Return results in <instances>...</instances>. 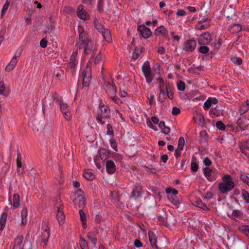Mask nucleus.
<instances>
[{"mask_svg": "<svg viewBox=\"0 0 249 249\" xmlns=\"http://www.w3.org/2000/svg\"><path fill=\"white\" fill-rule=\"evenodd\" d=\"M241 179L249 186V177L247 174H242L240 176Z\"/></svg>", "mask_w": 249, "mask_h": 249, "instance_id": "48", "label": "nucleus"}, {"mask_svg": "<svg viewBox=\"0 0 249 249\" xmlns=\"http://www.w3.org/2000/svg\"><path fill=\"white\" fill-rule=\"evenodd\" d=\"M196 205L201 208L203 211H207L209 210V208L206 206V205L202 202V201L199 199L196 201Z\"/></svg>", "mask_w": 249, "mask_h": 249, "instance_id": "39", "label": "nucleus"}, {"mask_svg": "<svg viewBox=\"0 0 249 249\" xmlns=\"http://www.w3.org/2000/svg\"><path fill=\"white\" fill-rule=\"evenodd\" d=\"M7 219V214L2 213L0 216V230L2 231L5 227Z\"/></svg>", "mask_w": 249, "mask_h": 249, "instance_id": "28", "label": "nucleus"}, {"mask_svg": "<svg viewBox=\"0 0 249 249\" xmlns=\"http://www.w3.org/2000/svg\"><path fill=\"white\" fill-rule=\"evenodd\" d=\"M138 30L142 37L145 38H148L151 35L152 32L150 29L144 25H140L138 27Z\"/></svg>", "mask_w": 249, "mask_h": 249, "instance_id": "11", "label": "nucleus"}, {"mask_svg": "<svg viewBox=\"0 0 249 249\" xmlns=\"http://www.w3.org/2000/svg\"><path fill=\"white\" fill-rule=\"evenodd\" d=\"M62 114H63V116L65 119L67 120H71L72 117V114L70 109L68 111H66V112H64V113Z\"/></svg>", "mask_w": 249, "mask_h": 249, "instance_id": "50", "label": "nucleus"}, {"mask_svg": "<svg viewBox=\"0 0 249 249\" xmlns=\"http://www.w3.org/2000/svg\"><path fill=\"white\" fill-rule=\"evenodd\" d=\"M17 167H23V164L22 161L21 155L19 153H18L17 159Z\"/></svg>", "mask_w": 249, "mask_h": 249, "instance_id": "45", "label": "nucleus"}, {"mask_svg": "<svg viewBox=\"0 0 249 249\" xmlns=\"http://www.w3.org/2000/svg\"><path fill=\"white\" fill-rule=\"evenodd\" d=\"M242 215L243 213L242 212L238 210H233L232 213V216L236 220H237L238 219L240 218L242 216Z\"/></svg>", "mask_w": 249, "mask_h": 249, "instance_id": "37", "label": "nucleus"}, {"mask_svg": "<svg viewBox=\"0 0 249 249\" xmlns=\"http://www.w3.org/2000/svg\"><path fill=\"white\" fill-rule=\"evenodd\" d=\"M106 90L108 97L112 95H115L117 91V89L115 85L113 83L107 82L105 84Z\"/></svg>", "mask_w": 249, "mask_h": 249, "instance_id": "10", "label": "nucleus"}, {"mask_svg": "<svg viewBox=\"0 0 249 249\" xmlns=\"http://www.w3.org/2000/svg\"><path fill=\"white\" fill-rule=\"evenodd\" d=\"M218 101L217 99L213 97H209L204 102L203 108L205 110L209 109L213 105H217Z\"/></svg>", "mask_w": 249, "mask_h": 249, "instance_id": "13", "label": "nucleus"}, {"mask_svg": "<svg viewBox=\"0 0 249 249\" xmlns=\"http://www.w3.org/2000/svg\"><path fill=\"white\" fill-rule=\"evenodd\" d=\"M108 98L109 100L112 101L118 105H120L122 103V102L117 96H116V94L115 95L110 96Z\"/></svg>", "mask_w": 249, "mask_h": 249, "instance_id": "44", "label": "nucleus"}, {"mask_svg": "<svg viewBox=\"0 0 249 249\" xmlns=\"http://www.w3.org/2000/svg\"><path fill=\"white\" fill-rule=\"evenodd\" d=\"M106 169L108 174H112L116 170V165L112 160H108L106 162Z\"/></svg>", "mask_w": 249, "mask_h": 249, "instance_id": "17", "label": "nucleus"}, {"mask_svg": "<svg viewBox=\"0 0 249 249\" xmlns=\"http://www.w3.org/2000/svg\"><path fill=\"white\" fill-rule=\"evenodd\" d=\"M155 33L157 36L161 35L165 37L168 36V31L163 26L158 27L156 29Z\"/></svg>", "mask_w": 249, "mask_h": 249, "instance_id": "19", "label": "nucleus"}, {"mask_svg": "<svg viewBox=\"0 0 249 249\" xmlns=\"http://www.w3.org/2000/svg\"><path fill=\"white\" fill-rule=\"evenodd\" d=\"M208 19H205L204 21L201 20L196 25V28L200 30L206 29L209 26V22Z\"/></svg>", "mask_w": 249, "mask_h": 249, "instance_id": "26", "label": "nucleus"}, {"mask_svg": "<svg viewBox=\"0 0 249 249\" xmlns=\"http://www.w3.org/2000/svg\"><path fill=\"white\" fill-rule=\"evenodd\" d=\"M142 71L145 77L147 82L148 83L151 82L153 80V78L151 74V69L150 63L149 61H146L143 63L142 67Z\"/></svg>", "mask_w": 249, "mask_h": 249, "instance_id": "5", "label": "nucleus"}, {"mask_svg": "<svg viewBox=\"0 0 249 249\" xmlns=\"http://www.w3.org/2000/svg\"><path fill=\"white\" fill-rule=\"evenodd\" d=\"M50 236V231L48 225L45 223L42 226V231L41 234V242L43 247L47 245L48 240Z\"/></svg>", "mask_w": 249, "mask_h": 249, "instance_id": "6", "label": "nucleus"}, {"mask_svg": "<svg viewBox=\"0 0 249 249\" xmlns=\"http://www.w3.org/2000/svg\"><path fill=\"white\" fill-rule=\"evenodd\" d=\"M149 238L151 245L153 248L155 249H160L157 245V239L153 233H149Z\"/></svg>", "mask_w": 249, "mask_h": 249, "instance_id": "21", "label": "nucleus"}, {"mask_svg": "<svg viewBox=\"0 0 249 249\" xmlns=\"http://www.w3.org/2000/svg\"><path fill=\"white\" fill-rule=\"evenodd\" d=\"M178 89L180 91H184L185 89V85L182 81H179L178 83Z\"/></svg>", "mask_w": 249, "mask_h": 249, "instance_id": "55", "label": "nucleus"}, {"mask_svg": "<svg viewBox=\"0 0 249 249\" xmlns=\"http://www.w3.org/2000/svg\"><path fill=\"white\" fill-rule=\"evenodd\" d=\"M74 204L76 208L82 209L85 206V199L84 197H75Z\"/></svg>", "mask_w": 249, "mask_h": 249, "instance_id": "14", "label": "nucleus"}, {"mask_svg": "<svg viewBox=\"0 0 249 249\" xmlns=\"http://www.w3.org/2000/svg\"><path fill=\"white\" fill-rule=\"evenodd\" d=\"M249 110V101H247L246 103L242 105L239 110V112L241 115L244 114Z\"/></svg>", "mask_w": 249, "mask_h": 249, "instance_id": "29", "label": "nucleus"}, {"mask_svg": "<svg viewBox=\"0 0 249 249\" xmlns=\"http://www.w3.org/2000/svg\"><path fill=\"white\" fill-rule=\"evenodd\" d=\"M77 63V53L75 52L72 53L71 57L70 62L68 65V69L71 70V72H74Z\"/></svg>", "mask_w": 249, "mask_h": 249, "instance_id": "8", "label": "nucleus"}, {"mask_svg": "<svg viewBox=\"0 0 249 249\" xmlns=\"http://www.w3.org/2000/svg\"><path fill=\"white\" fill-rule=\"evenodd\" d=\"M79 36L81 42L84 41V40H87L89 39L88 38V35L87 33L82 27H79Z\"/></svg>", "mask_w": 249, "mask_h": 249, "instance_id": "20", "label": "nucleus"}, {"mask_svg": "<svg viewBox=\"0 0 249 249\" xmlns=\"http://www.w3.org/2000/svg\"><path fill=\"white\" fill-rule=\"evenodd\" d=\"M109 107L105 105L100 106V111L98 112L97 116V121L98 123L101 125L105 124L104 120L108 118L110 116Z\"/></svg>", "mask_w": 249, "mask_h": 249, "instance_id": "3", "label": "nucleus"}, {"mask_svg": "<svg viewBox=\"0 0 249 249\" xmlns=\"http://www.w3.org/2000/svg\"><path fill=\"white\" fill-rule=\"evenodd\" d=\"M159 127L162 130V132L165 134H168L170 131V128L166 126L164 122H160L159 124Z\"/></svg>", "mask_w": 249, "mask_h": 249, "instance_id": "32", "label": "nucleus"}, {"mask_svg": "<svg viewBox=\"0 0 249 249\" xmlns=\"http://www.w3.org/2000/svg\"><path fill=\"white\" fill-rule=\"evenodd\" d=\"M102 35L104 37V39L108 42H110L112 40L111 35L110 31L106 29L102 33Z\"/></svg>", "mask_w": 249, "mask_h": 249, "instance_id": "27", "label": "nucleus"}, {"mask_svg": "<svg viewBox=\"0 0 249 249\" xmlns=\"http://www.w3.org/2000/svg\"><path fill=\"white\" fill-rule=\"evenodd\" d=\"M141 195V192L139 191H133L132 193V195L130 196V198L131 199H136L138 197H139Z\"/></svg>", "mask_w": 249, "mask_h": 249, "instance_id": "54", "label": "nucleus"}, {"mask_svg": "<svg viewBox=\"0 0 249 249\" xmlns=\"http://www.w3.org/2000/svg\"><path fill=\"white\" fill-rule=\"evenodd\" d=\"M142 52V49L139 47H136L132 54V58L134 59H136L139 58L140 57V55Z\"/></svg>", "mask_w": 249, "mask_h": 249, "instance_id": "35", "label": "nucleus"}, {"mask_svg": "<svg viewBox=\"0 0 249 249\" xmlns=\"http://www.w3.org/2000/svg\"><path fill=\"white\" fill-rule=\"evenodd\" d=\"M94 24L95 28L101 33L103 32L106 29L101 24L100 20L97 18H95L94 20Z\"/></svg>", "mask_w": 249, "mask_h": 249, "instance_id": "30", "label": "nucleus"}, {"mask_svg": "<svg viewBox=\"0 0 249 249\" xmlns=\"http://www.w3.org/2000/svg\"><path fill=\"white\" fill-rule=\"evenodd\" d=\"M231 60L233 63L237 65H240L242 62V59L240 57L236 56H232L231 57Z\"/></svg>", "mask_w": 249, "mask_h": 249, "instance_id": "40", "label": "nucleus"}, {"mask_svg": "<svg viewBox=\"0 0 249 249\" xmlns=\"http://www.w3.org/2000/svg\"><path fill=\"white\" fill-rule=\"evenodd\" d=\"M23 237H17L14 241L13 249H23Z\"/></svg>", "mask_w": 249, "mask_h": 249, "instance_id": "16", "label": "nucleus"}, {"mask_svg": "<svg viewBox=\"0 0 249 249\" xmlns=\"http://www.w3.org/2000/svg\"><path fill=\"white\" fill-rule=\"evenodd\" d=\"M216 125L217 128L219 130H224L225 129V124L220 121L217 122Z\"/></svg>", "mask_w": 249, "mask_h": 249, "instance_id": "57", "label": "nucleus"}, {"mask_svg": "<svg viewBox=\"0 0 249 249\" xmlns=\"http://www.w3.org/2000/svg\"><path fill=\"white\" fill-rule=\"evenodd\" d=\"M80 48L84 49V54L87 55L93 53L95 49V45L94 44L90 39L84 40L81 42Z\"/></svg>", "mask_w": 249, "mask_h": 249, "instance_id": "4", "label": "nucleus"}, {"mask_svg": "<svg viewBox=\"0 0 249 249\" xmlns=\"http://www.w3.org/2000/svg\"><path fill=\"white\" fill-rule=\"evenodd\" d=\"M191 168L192 171L193 172L197 171L198 168V164L192 161L191 165Z\"/></svg>", "mask_w": 249, "mask_h": 249, "instance_id": "61", "label": "nucleus"}, {"mask_svg": "<svg viewBox=\"0 0 249 249\" xmlns=\"http://www.w3.org/2000/svg\"><path fill=\"white\" fill-rule=\"evenodd\" d=\"M234 183L231 176L225 175L222 178V181L218 185V189L222 194H227L234 187Z\"/></svg>", "mask_w": 249, "mask_h": 249, "instance_id": "1", "label": "nucleus"}, {"mask_svg": "<svg viewBox=\"0 0 249 249\" xmlns=\"http://www.w3.org/2000/svg\"><path fill=\"white\" fill-rule=\"evenodd\" d=\"M209 51V48L206 46H202L199 48V52L202 53H207Z\"/></svg>", "mask_w": 249, "mask_h": 249, "instance_id": "53", "label": "nucleus"}, {"mask_svg": "<svg viewBox=\"0 0 249 249\" xmlns=\"http://www.w3.org/2000/svg\"><path fill=\"white\" fill-rule=\"evenodd\" d=\"M242 195L244 199L248 203H249V194L248 192L244 190L242 191Z\"/></svg>", "mask_w": 249, "mask_h": 249, "instance_id": "51", "label": "nucleus"}, {"mask_svg": "<svg viewBox=\"0 0 249 249\" xmlns=\"http://www.w3.org/2000/svg\"><path fill=\"white\" fill-rule=\"evenodd\" d=\"M107 135H113V131L112 129V127L111 124H108L107 125Z\"/></svg>", "mask_w": 249, "mask_h": 249, "instance_id": "62", "label": "nucleus"}, {"mask_svg": "<svg viewBox=\"0 0 249 249\" xmlns=\"http://www.w3.org/2000/svg\"><path fill=\"white\" fill-rule=\"evenodd\" d=\"M120 196L119 194L116 191L112 192L110 193V199L113 203H116L120 199Z\"/></svg>", "mask_w": 249, "mask_h": 249, "instance_id": "31", "label": "nucleus"}, {"mask_svg": "<svg viewBox=\"0 0 249 249\" xmlns=\"http://www.w3.org/2000/svg\"><path fill=\"white\" fill-rule=\"evenodd\" d=\"M166 93L168 97L170 99H172L174 98V94L173 92L172 91L171 88L170 87L169 84H166Z\"/></svg>", "mask_w": 249, "mask_h": 249, "instance_id": "38", "label": "nucleus"}, {"mask_svg": "<svg viewBox=\"0 0 249 249\" xmlns=\"http://www.w3.org/2000/svg\"><path fill=\"white\" fill-rule=\"evenodd\" d=\"M203 162L206 166H210L212 163V161L207 157L203 159Z\"/></svg>", "mask_w": 249, "mask_h": 249, "instance_id": "64", "label": "nucleus"}, {"mask_svg": "<svg viewBox=\"0 0 249 249\" xmlns=\"http://www.w3.org/2000/svg\"><path fill=\"white\" fill-rule=\"evenodd\" d=\"M77 16L82 20H87L89 18V14L84 9V6L80 5L77 8Z\"/></svg>", "mask_w": 249, "mask_h": 249, "instance_id": "12", "label": "nucleus"}, {"mask_svg": "<svg viewBox=\"0 0 249 249\" xmlns=\"http://www.w3.org/2000/svg\"><path fill=\"white\" fill-rule=\"evenodd\" d=\"M10 4V1L9 0H7L5 2V4L3 5L2 9L1 11V16H3L5 14L7 11Z\"/></svg>", "mask_w": 249, "mask_h": 249, "instance_id": "46", "label": "nucleus"}, {"mask_svg": "<svg viewBox=\"0 0 249 249\" xmlns=\"http://www.w3.org/2000/svg\"><path fill=\"white\" fill-rule=\"evenodd\" d=\"M83 177L87 180H91L94 178L95 176L90 170L87 169L84 172Z\"/></svg>", "mask_w": 249, "mask_h": 249, "instance_id": "23", "label": "nucleus"}, {"mask_svg": "<svg viewBox=\"0 0 249 249\" xmlns=\"http://www.w3.org/2000/svg\"><path fill=\"white\" fill-rule=\"evenodd\" d=\"M196 46V41L193 39H190L184 42L183 50L187 52H192Z\"/></svg>", "mask_w": 249, "mask_h": 249, "instance_id": "9", "label": "nucleus"}, {"mask_svg": "<svg viewBox=\"0 0 249 249\" xmlns=\"http://www.w3.org/2000/svg\"><path fill=\"white\" fill-rule=\"evenodd\" d=\"M19 195L15 194L13 196V209H15L19 206Z\"/></svg>", "mask_w": 249, "mask_h": 249, "instance_id": "33", "label": "nucleus"}, {"mask_svg": "<svg viewBox=\"0 0 249 249\" xmlns=\"http://www.w3.org/2000/svg\"><path fill=\"white\" fill-rule=\"evenodd\" d=\"M168 197L169 199H172L171 201L174 205L177 206L179 204V200L176 197H173L172 196H169Z\"/></svg>", "mask_w": 249, "mask_h": 249, "instance_id": "59", "label": "nucleus"}, {"mask_svg": "<svg viewBox=\"0 0 249 249\" xmlns=\"http://www.w3.org/2000/svg\"><path fill=\"white\" fill-rule=\"evenodd\" d=\"M19 56H17L16 54L12 57L10 62L8 64L5 68V71H10L13 70L18 62L17 58Z\"/></svg>", "mask_w": 249, "mask_h": 249, "instance_id": "15", "label": "nucleus"}, {"mask_svg": "<svg viewBox=\"0 0 249 249\" xmlns=\"http://www.w3.org/2000/svg\"><path fill=\"white\" fill-rule=\"evenodd\" d=\"M27 210L26 208L23 209L21 212V223L23 225L26 224L27 222Z\"/></svg>", "mask_w": 249, "mask_h": 249, "instance_id": "34", "label": "nucleus"}, {"mask_svg": "<svg viewBox=\"0 0 249 249\" xmlns=\"http://www.w3.org/2000/svg\"><path fill=\"white\" fill-rule=\"evenodd\" d=\"M57 221L60 225H63L65 222V215L63 210L60 207L57 208V213L56 214Z\"/></svg>", "mask_w": 249, "mask_h": 249, "instance_id": "18", "label": "nucleus"}, {"mask_svg": "<svg viewBox=\"0 0 249 249\" xmlns=\"http://www.w3.org/2000/svg\"><path fill=\"white\" fill-rule=\"evenodd\" d=\"M79 213L80 216V219L82 223V227L84 229L87 227V219L85 213L82 209H79Z\"/></svg>", "mask_w": 249, "mask_h": 249, "instance_id": "22", "label": "nucleus"}, {"mask_svg": "<svg viewBox=\"0 0 249 249\" xmlns=\"http://www.w3.org/2000/svg\"><path fill=\"white\" fill-rule=\"evenodd\" d=\"M91 58L87 64L86 68L82 71L80 78L82 79L83 85L88 87L91 80Z\"/></svg>", "mask_w": 249, "mask_h": 249, "instance_id": "2", "label": "nucleus"}, {"mask_svg": "<svg viewBox=\"0 0 249 249\" xmlns=\"http://www.w3.org/2000/svg\"><path fill=\"white\" fill-rule=\"evenodd\" d=\"M210 114L212 115H213L216 116H220L223 115L222 110L219 108L218 106H216L215 107H212L210 111Z\"/></svg>", "mask_w": 249, "mask_h": 249, "instance_id": "24", "label": "nucleus"}, {"mask_svg": "<svg viewBox=\"0 0 249 249\" xmlns=\"http://www.w3.org/2000/svg\"><path fill=\"white\" fill-rule=\"evenodd\" d=\"M84 192L80 189H78L75 193V197H84Z\"/></svg>", "mask_w": 249, "mask_h": 249, "instance_id": "58", "label": "nucleus"}, {"mask_svg": "<svg viewBox=\"0 0 249 249\" xmlns=\"http://www.w3.org/2000/svg\"><path fill=\"white\" fill-rule=\"evenodd\" d=\"M6 90L5 84L3 81L0 82V95H4Z\"/></svg>", "mask_w": 249, "mask_h": 249, "instance_id": "56", "label": "nucleus"}, {"mask_svg": "<svg viewBox=\"0 0 249 249\" xmlns=\"http://www.w3.org/2000/svg\"><path fill=\"white\" fill-rule=\"evenodd\" d=\"M87 238L90 240V241L94 244L95 245V244L97 242V239L95 237L92 236L90 233H89L87 234Z\"/></svg>", "mask_w": 249, "mask_h": 249, "instance_id": "60", "label": "nucleus"}, {"mask_svg": "<svg viewBox=\"0 0 249 249\" xmlns=\"http://www.w3.org/2000/svg\"><path fill=\"white\" fill-rule=\"evenodd\" d=\"M185 144L184 139L183 137H180L178 140L177 149L182 151Z\"/></svg>", "mask_w": 249, "mask_h": 249, "instance_id": "42", "label": "nucleus"}, {"mask_svg": "<svg viewBox=\"0 0 249 249\" xmlns=\"http://www.w3.org/2000/svg\"><path fill=\"white\" fill-rule=\"evenodd\" d=\"M237 124L238 126L242 130H246L248 129L249 124H246L244 121L242 120L239 119L237 121Z\"/></svg>", "mask_w": 249, "mask_h": 249, "instance_id": "36", "label": "nucleus"}, {"mask_svg": "<svg viewBox=\"0 0 249 249\" xmlns=\"http://www.w3.org/2000/svg\"><path fill=\"white\" fill-rule=\"evenodd\" d=\"M60 109L62 113H63L64 112H66V111H68L70 109L68 105L63 102H61L60 103Z\"/></svg>", "mask_w": 249, "mask_h": 249, "instance_id": "41", "label": "nucleus"}, {"mask_svg": "<svg viewBox=\"0 0 249 249\" xmlns=\"http://www.w3.org/2000/svg\"><path fill=\"white\" fill-rule=\"evenodd\" d=\"M99 155L102 160H105L109 157L110 152L107 149H102L99 151Z\"/></svg>", "mask_w": 249, "mask_h": 249, "instance_id": "25", "label": "nucleus"}, {"mask_svg": "<svg viewBox=\"0 0 249 249\" xmlns=\"http://www.w3.org/2000/svg\"><path fill=\"white\" fill-rule=\"evenodd\" d=\"M80 245L81 249H89L88 243L84 239H81Z\"/></svg>", "mask_w": 249, "mask_h": 249, "instance_id": "49", "label": "nucleus"}, {"mask_svg": "<svg viewBox=\"0 0 249 249\" xmlns=\"http://www.w3.org/2000/svg\"><path fill=\"white\" fill-rule=\"evenodd\" d=\"M180 112V110L178 107H175L173 108L172 109V114L174 115H177Z\"/></svg>", "mask_w": 249, "mask_h": 249, "instance_id": "63", "label": "nucleus"}, {"mask_svg": "<svg viewBox=\"0 0 249 249\" xmlns=\"http://www.w3.org/2000/svg\"><path fill=\"white\" fill-rule=\"evenodd\" d=\"M212 40V36L208 32H205L201 34L198 38V42L199 45H207Z\"/></svg>", "mask_w": 249, "mask_h": 249, "instance_id": "7", "label": "nucleus"}, {"mask_svg": "<svg viewBox=\"0 0 249 249\" xmlns=\"http://www.w3.org/2000/svg\"><path fill=\"white\" fill-rule=\"evenodd\" d=\"M166 193L167 194L171 193L172 195H176L178 193V190L172 188H167L165 190Z\"/></svg>", "mask_w": 249, "mask_h": 249, "instance_id": "52", "label": "nucleus"}, {"mask_svg": "<svg viewBox=\"0 0 249 249\" xmlns=\"http://www.w3.org/2000/svg\"><path fill=\"white\" fill-rule=\"evenodd\" d=\"M212 170L208 167H205L203 169V174L207 178L211 176Z\"/></svg>", "mask_w": 249, "mask_h": 249, "instance_id": "47", "label": "nucleus"}, {"mask_svg": "<svg viewBox=\"0 0 249 249\" xmlns=\"http://www.w3.org/2000/svg\"><path fill=\"white\" fill-rule=\"evenodd\" d=\"M239 230L246 235H249V225H242L239 227Z\"/></svg>", "mask_w": 249, "mask_h": 249, "instance_id": "43", "label": "nucleus"}]
</instances>
